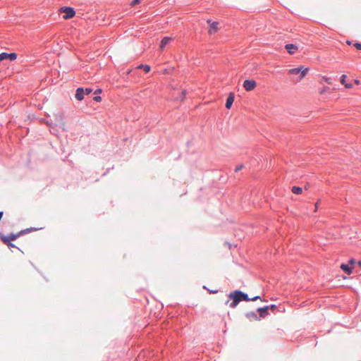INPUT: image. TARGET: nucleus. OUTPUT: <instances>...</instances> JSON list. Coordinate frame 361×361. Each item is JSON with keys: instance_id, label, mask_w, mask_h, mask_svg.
Returning <instances> with one entry per match:
<instances>
[{"instance_id": "nucleus-1", "label": "nucleus", "mask_w": 361, "mask_h": 361, "mask_svg": "<svg viewBox=\"0 0 361 361\" xmlns=\"http://www.w3.org/2000/svg\"><path fill=\"white\" fill-rule=\"evenodd\" d=\"M228 298L231 300L229 305L232 308H235L241 301H255L260 298L259 296H255L250 299L248 298L247 294L241 292L240 290H235L230 293Z\"/></svg>"}, {"instance_id": "nucleus-2", "label": "nucleus", "mask_w": 361, "mask_h": 361, "mask_svg": "<svg viewBox=\"0 0 361 361\" xmlns=\"http://www.w3.org/2000/svg\"><path fill=\"white\" fill-rule=\"evenodd\" d=\"M61 12L64 13L63 16L64 19H71L75 15V11L73 8L70 6H63L60 9Z\"/></svg>"}, {"instance_id": "nucleus-3", "label": "nucleus", "mask_w": 361, "mask_h": 361, "mask_svg": "<svg viewBox=\"0 0 361 361\" xmlns=\"http://www.w3.org/2000/svg\"><path fill=\"white\" fill-rule=\"evenodd\" d=\"M20 236H22V234H20V231H19L16 233H11L7 235L1 234L0 239L1 240V241L3 243H9V242L16 240L18 238H19Z\"/></svg>"}, {"instance_id": "nucleus-4", "label": "nucleus", "mask_w": 361, "mask_h": 361, "mask_svg": "<svg viewBox=\"0 0 361 361\" xmlns=\"http://www.w3.org/2000/svg\"><path fill=\"white\" fill-rule=\"evenodd\" d=\"M17 57L18 55L15 52H1L0 54V61L9 60L11 61H15L17 59Z\"/></svg>"}, {"instance_id": "nucleus-5", "label": "nucleus", "mask_w": 361, "mask_h": 361, "mask_svg": "<svg viewBox=\"0 0 361 361\" xmlns=\"http://www.w3.org/2000/svg\"><path fill=\"white\" fill-rule=\"evenodd\" d=\"M308 69H302V68H292L288 71V73L290 75H296L300 73V80H302L307 73Z\"/></svg>"}, {"instance_id": "nucleus-6", "label": "nucleus", "mask_w": 361, "mask_h": 361, "mask_svg": "<svg viewBox=\"0 0 361 361\" xmlns=\"http://www.w3.org/2000/svg\"><path fill=\"white\" fill-rule=\"evenodd\" d=\"M257 86V82L254 80H245L243 82V87L247 91L253 90Z\"/></svg>"}, {"instance_id": "nucleus-7", "label": "nucleus", "mask_w": 361, "mask_h": 361, "mask_svg": "<svg viewBox=\"0 0 361 361\" xmlns=\"http://www.w3.org/2000/svg\"><path fill=\"white\" fill-rule=\"evenodd\" d=\"M207 23L209 24V33L212 35L216 32L219 30V23L216 21L212 22L210 19L207 20Z\"/></svg>"}, {"instance_id": "nucleus-8", "label": "nucleus", "mask_w": 361, "mask_h": 361, "mask_svg": "<svg viewBox=\"0 0 361 361\" xmlns=\"http://www.w3.org/2000/svg\"><path fill=\"white\" fill-rule=\"evenodd\" d=\"M85 90L83 87H78L76 89L75 97L78 101H82L84 99Z\"/></svg>"}, {"instance_id": "nucleus-9", "label": "nucleus", "mask_w": 361, "mask_h": 361, "mask_svg": "<svg viewBox=\"0 0 361 361\" xmlns=\"http://www.w3.org/2000/svg\"><path fill=\"white\" fill-rule=\"evenodd\" d=\"M286 49L290 54H293L298 50V47L293 44H288L285 46Z\"/></svg>"}, {"instance_id": "nucleus-10", "label": "nucleus", "mask_w": 361, "mask_h": 361, "mask_svg": "<svg viewBox=\"0 0 361 361\" xmlns=\"http://www.w3.org/2000/svg\"><path fill=\"white\" fill-rule=\"evenodd\" d=\"M172 40V38L170 37H164L162 38L160 42V49H164V47Z\"/></svg>"}, {"instance_id": "nucleus-11", "label": "nucleus", "mask_w": 361, "mask_h": 361, "mask_svg": "<svg viewBox=\"0 0 361 361\" xmlns=\"http://www.w3.org/2000/svg\"><path fill=\"white\" fill-rule=\"evenodd\" d=\"M269 308V306L258 308L257 311L259 312L260 317H266L268 314Z\"/></svg>"}, {"instance_id": "nucleus-12", "label": "nucleus", "mask_w": 361, "mask_h": 361, "mask_svg": "<svg viewBox=\"0 0 361 361\" xmlns=\"http://www.w3.org/2000/svg\"><path fill=\"white\" fill-rule=\"evenodd\" d=\"M234 102V94L231 92L227 97V109H230Z\"/></svg>"}, {"instance_id": "nucleus-13", "label": "nucleus", "mask_w": 361, "mask_h": 361, "mask_svg": "<svg viewBox=\"0 0 361 361\" xmlns=\"http://www.w3.org/2000/svg\"><path fill=\"white\" fill-rule=\"evenodd\" d=\"M345 78H346V75H342L341 77V82L342 85H343L345 86V88L347 89H350L353 87V84L352 83H345Z\"/></svg>"}, {"instance_id": "nucleus-14", "label": "nucleus", "mask_w": 361, "mask_h": 361, "mask_svg": "<svg viewBox=\"0 0 361 361\" xmlns=\"http://www.w3.org/2000/svg\"><path fill=\"white\" fill-rule=\"evenodd\" d=\"M341 269L348 274H350L352 273V267H350L348 264H342L341 265Z\"/></svg>"}, {"instance_id": "nucleus-15", "label": "nucleus", "mask_w": 361, "mask_h": 361, "mask_svg": "<svg viewBox=\"0 0 361 361\" xmlns=\"http://www.w3.org/2000/svg\"><path fill=\"white\" fill-rule=\"evenodd\" d=\"M137 68L138 69H143L145 73H149L151 70V67L147 64H140Z\"/></svg>"}, {"instance_id": "nucleus-16", "label": "nucleus", "mask_w": 361, "mask_h": 361, "mask_svg": "<svg viewBox=\"0 0 361 361\" xmlns=\"http://www.w3.org/2000/svg\"><path fill=\"white\" fill-rule=\"evenodd\" d=\"M37 228H36L30 227V228L20 231V234H22V235H23L25 234L30 233L31 231H37Z\"/></svg>"}, {"instance_id": "nucleus-17", "label": "nucleus", "mask_w": 361, "mask_h": 361, "mask_svg": "<svg viewBox=\"0 0 361 361\" xmlns=\"http://www.w3.org/2000/svg\"><path fill=\"white\" fill-rule=\"evenodd\" d=\"M291 190L294 194L297 195L301 194L302 192V189L298 186H293Z\"/></svg>"}, {"instance_id": "nucleus-18", "label": "nucleus", "mask_w": 361, "mask_h": 361, "mask_svg": "<svg viewBox=\"0 0 361 361\" xmlns=\"http://www.w3.org/2000/svg\"><path fill=\"white\" fill-rule=\"evenodd\" d=\"M186 93L187 91L185 90H182L180 95L176 98V99L180 101L183 100L185 97Z\"/></svg>"}, {"instance_id": "nucleus-19", "label": "nucleus", "mask_w": 361, "mask_h": 361, "mask_svg": "<svg viewBox=\"0 0 361 361\" xmlns=\"http://www.w3.org/2000/svg\"><path fill=\"white\" fill-rule=\"evenodd\" d=\"M5 245H6L8 247H15V248H17L18 250H20L15 244H13V243L11 242H9V243H4Z\"/></svg>"}, {"instance_id": "nucleus-20", "label": "nucleus", "mask_w": 361, "mask_h": 361, "mask_svg": "<svg viewBox=\"0 0 361 361\" xmlns=\"http://www.w3.org/2000/svg\"><path fill=\"white\" fill-rule=\"evenodd\" d=\"M93 100L96 102H99L102 101V97L99 95H97L95 97H93Z\"/></svg>"}, {"instance_id": "nucleus-21", "label": "nucleus", "mask_w": 361, "mask_h": 361, "mask_svg": "<svg viewBox=\"0 0 361 361\" xmlns=\"http://www.w3.org/2000/svg\"><path fill=\"white\" fill-rule=\"evenodd\" d=\"M85 90V94H89L92 92V89L90 87H87Z\"/></svg>"}, {"instance_id": "nucleus-22", "label": "nucleus", "mask_w": 361, "mask_h": 361, "mask_svg": "<svg viewBox=\"0 0 361 361\" xmlns=\"http://www.w3.org/2000/svg\"><path fill=\"white\" fill-rule=\"evenodd\" d=\"M323 80H324L326 82H327L328 84H329V85L332 84L331 80V78H327V77H325V76H324V77H323Z\"/></svg>"}, {"instance_id": "nucleus-23", "label": "nucleus", "mask_w": 361, "mask_h": 361, "mask_svg": "<svg viewBox=\"0 0 361 361\" xmlns=\"http://www.w3.org/2000/svg\"><path fill=\"white\" fill-rule=\"evenodd\" d=\"M203 288L207 289L210 293H218L217 290H210V289H208L205 286H203Z\"/></svg>"}, {"instance_id": "nucleus-24", "label": "nucleus", "mask_w": 361, "mask_h": 361, "mask_svg": "<svg viewBox=\"0 0 361 361\" xmlns=\"http://www.w3.org/2000/svg\"><path fill=\"white\" fill-rule=\"evenodd\" d=\"M140 1L141 0H133L130 5L134 6L137 5V4H139L140 2Z\"/></svg>"}, {"instance_id": "nucleus-25", "label": "nucleus", "mask_w": 361, "mask_h": 361, "mask_svg": "<svg viewBox=\"0 0 361 361\" xmlns=\"http://www.w3.org/2000/svg\"><path fill=\"white\" fill-rule=\"evenodd\" d=\"M355 47L358 49L361 50V44L360 43H355L354 44Z\"/></svg>"}, {"instance_id": "nucleus-26", "label": "nucleus", "mask_w": 361, "mask_h": 361, "mask_svg": "<svg viewBox=\"0 0 361 361\" xmlns=\"http://www.w3.org/2000/svg\"><path fill=\"white\" fill-rule=\"evenodd\" d=\"M328 90H329V87H324L323 89H322V90L319 91V93H320V94H324V92H326Z\"/></svg>"}, {"instance_id": "nucleus-27", "label": "nucleus", "mask_w": 361, "mask_h": 361, "mask_svg": "<svg viewBox=\"0 0 361 361\" xmlns=\"http://www.w3.org/2000/svg\"><path fill=\"white\" fill-rule=\"evenodd\" d=\"M242 168H243V166H242V165L238 166H237V167L235 169V172H238V171H240V170L242 169Z\"/></svg>"}, {"instance_id": "nucleus-28", "label": "nucleus", "mask_w": 361, "mask_h": 361, "mask_svg": "<svg viewBox=\"0 0 361 361\" xmlns=\"http://www.w3.org/2000/svg\"><path fill=\"white\" fill-rule=\"evenodd\" d=\"M101 92H102V89H100V88H98V89H97V90L94 91V94H99V93H101Z\"/></svg>"}, {"instance_id": "nucleus-29", "label": "nucleus", "mask_w": 361, "mask_h": 361, "mask_svg": "<svg viewBox=\"0 0 361 361\" xmlns=\"http://www.w3.org/2000/svg\"><path fill=\"white\" fill-rule=\"evenodd\" d=\"M318 207H319V202H316V203H315V205H314V212H317V211Z\"/></svg>"}, {"instance_id": "nucleus-30", "label": "nucleus", "mask_w": 361, "mask_h": 361, "mask_svg": "<svg viewBox=\"0 0 361 361\" xmlns=\"http://www.w3.org/2000/svg\"><path fill=\"white\" fill-rule=\"evenodd\" d=\"M355 263V260L354 259H351L349 261V264H351V265H353Z\"/></svg>"}, {"instance_id": "nucleus-31", "label": "nucleus", "mask_w": 361, "mask_h": 361, "mask_svg": "<svg viewBox=\"0 0 361 361\" xmlns=\"http://www.w3.org/2000/svg\"><path fill=\"white\" fill-rule=\"evenodd\" d=\"M354 82H355V84H356V85H359V84L360 83L359 80H354Z\"/></svg>"}, {"instance_id": "nucleus-32", "label": "nucleus", "mask_w": 361, "mask_h": 361, "mask_svg": "<svg viewBox=\"0 0 361 361\" xmlns=\"http://www.w3.org/2000/svg\"><path fill=\"white\" fill-rule=\"evenodd\" d=\"M131 71H132V70H128V71H126V74H127L128 75H130V73H131Z\"/></svg>"}, {"instance_id": "nucleus-33", "label": "nucleus", "mask_w": 361, "mask_h": 361, "mask_svg": "<svg viewBox=\"0 0 361 361\" xmlns=\"http://www.w3.org/2000/svg\"><path fill=\"white\" fill-rule=\"evenodd\" d=\"M357 264H358V266H360V267H361V261H359V262H357Z\"/></svg>"}, {"instance_id": "nucleus-34", "label": "nucleus", "mask_w": 361, "mask_h": 361, "mask_svg": "<svg viewBox=\"0 0 361 361\" xmlns=\"http://www.w3.org/2000/svg\"><path fill=\"white\" fill-rule=\"evenodd\" d=\"M275 307H276V306H275V305H271V310H274Z\"/></svg>"}]
</instances>
